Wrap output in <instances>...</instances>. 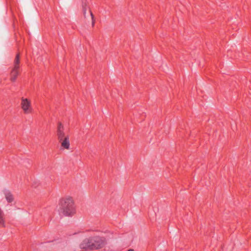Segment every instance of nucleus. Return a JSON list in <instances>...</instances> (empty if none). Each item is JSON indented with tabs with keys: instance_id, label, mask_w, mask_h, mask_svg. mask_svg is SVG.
<instances>
[{
	"instance_id": "obj_1",
	"label": "nucleus",
	"mask_w": 251,
	"mask_h": 251,
	"mask_svg": "<svg viewBox=\"0 0 251 251\" xmlns=\"http://www.w3.org/2000/svg\"><path fill=\"white\" fill-rule=\"evenodd\" d=\"M105 244V238L100 236L90 237L83 240L80 247L83 249L95 250L102 248Z\"/></svg>"
},
{
	"instance_id": "obj_2",
	"label": "nucleus",
	"mask_w": 251,
	"mask_h": 251,
	"mask_svg": "<svg viewBox=\"0 0 251 251\" xmlns=\"http://www.w3.org/2000/svg\"><path fill=\"white\" fill-rule=\"evenodd\" d=\"M59 212L66 216H72L75 213V208L72 198L68 197L60 201Z\"/></svg>"
},
{
	"instance_id": "obj_3",
	"label": "nucleus",
	"mask_w": 251,
	"mask_h": 251,
	"mask_svg": "<svg viewBox=\"0 0 251 251\" xmlns=\"http://www.w3.org/2000/svg\"><path fill=\"white\" fill-rule=\"evenodd\" d=\"M19 63H20V55L17 54L14 62V68L11 72V78H16L19 74Z\"/></svg>"
},
{
	"instance_id": "obj_4",
	"label": "nucleus",
	"mask_w": 251,
	"mask_h": 251,
	"mask_svg": "<svg viewBox=\"0 0 251 251\" xmlns=\"http://www.w3.org/2000/svg\"><path fill=\"white\" fill-rule=\"evenodd\" d=\"M57 135L58 139L61 142L66 136L64 132V127L61 123H59L57 126Z\"/></svg>"
},
{
	"instance_id": "obj_5",
	"label": "nucleus",
	"mask_w": 251,
	"mask_h": 251,
	"mask_svg": "<svg viewBox=\"0 0 251 251\" xmlns=\"http://www.w3.org/2000/svg\"><path fill=\"white\" fill-rule=\"evenodd\" d=\"M21 105L25 113H28L30 112V102L27 99H22Z\"/></svg>"
},
{
	"instance_id": "obj_6",
	"label": "nucleus",
	"mask_w": 251,
	"mask_h": 251,
	"mask_svg": "<svg viewBox=\"0 0 251 251\" xmlns=\"http://www.w3.org/2000/svg\"><path fill=\"white\" fill-rule=\"evenodd\" d=\"M3 193L8 202L10 203L13 201L14 199L13 196L9 190L6 189L4 190Z\"/></svg>"
},
{
	"instance_id": "obj_7",
	"label": "nucleus",
	"mask_w": 251,
	"mask_h": 251,
	"mask_svg": "<svg viewBox=\"0 0 251 251\" xmlns=\"http://www.w3.org/2000/svg\"><path fill=\"white\" fill-rule=\"evenodd\" d=\"M61 147L66 149L70 148V141L69 136L67 135L61 141Z\"/></svg>"
},
{
	"instance_id": "obj_8",
	"label": "nucleus",
	"mask_w": 251,
	"mask_h": 251,
	"mask_svg": "<svg viewBox=\"0 0 251 251\" xmlns=\"http://www.w3.org/2000/svg\"><path fill=\"white\" fill-rule=\"evenodd\" d=\"M4 214L3 211L0 208V226H4V220L3 218Z\"/></svg>"
},
{
	"instance_id": "obj_9",
	"label": "nucleus",
	"mask_w": 251,
	"mask_h": 251,
	"mask_svg": "<svg viewBox=\"0 0 251 251\" xmlns=\"http://www.w3.org/2000/svg\"><path fill=\"white\" fill-rule=\"evenodd\" d=\"M86 0H82L83 12V15H84V16L85 18H86V11H87Z\"/></svg>"
},
{
	"instance_id": "obj_10",
	"label": "nucleus",
	"mask_w": 251,
	"mask_h": 251,
	"mask_svg": "<svg viewBox=\"0 0 251 251\" xmlns=\"http://www.w3.org/2000/svg\"><path fill=\"white\" fill-rule=\"evenodd\" d=\"M89 14H90V15L91 16V20L92 21V25H94V24H95L94 19V15L93 14V13L91 10H89Z\"/></svg>"
},
{
	"instance_id": "obj_11",
	"label": "nucleus",
	"mask_w": 251,
	"mask_h": 251,
	"mask_svg": "<svg viewBox=\"0 0 251 251\" xmlns=\"http://www.w3.org/2000/svg\"><path fill=\"white\" fill-rule=\"evenodd\" d=\"M127 251H134L133 249H129Z\"/></svg>"
}]
</instances>
